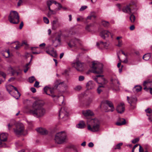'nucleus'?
<instances>
[{
    "instance_id": "aec40b11",
    "label": "nucleus",
    "mask_w": 152,
    "mask_h": 152,
    "mask_svg": "<svg viewBox=\"0 0 152 152\" xmlns=\"http://www.w3.org/2000/svg\"><path fill=\"white\" fill-rule=\"evenodd\" d=\"M86 86L88 89H91L94 87L95 84L93 81H89L87 83Z\"/></svg>"
},
{
    "instance_id": "bf43d9fd",
    "label": "nucleus",
    "mask_w": 152,
    "mask_h": 152,
    "mask_svg": "<svg viewBox=\"0 0 152 152\" xmlns=\"http://www.w3.org/2000/svg\"><path fill=\"white\" fill-rule=\"evenodd\" d=\"M23 26V21H22L21 22V23H20V26H19V28H20V29H21L22 28Z\"/></svg>"
},
{
    "instance_id": "f257e3e1",
    "label": "nucleus",
    "mask_w": 152,
    "mask_h": 152,
    "mask_svg": "<svg viewBox=\"0 0 152 152\" xmlns=\"http://www.w3.org/2000/svg\"><path fill=\"white\" fill-rule=\"evenodd\" d=\"M92 72L95 74H100L96 75L93 77L94 80L99 84L97 89V92L99 94L102 91L100 89L101 87H104L107 83V81L104 77V76L101 75L103 72V64L98 61H94L92 63Z\"/></svg>"
},
{
    "instance_id": "3c124183",
    "label": "nucleus",
    "mask_w": 152,
    "mask_h": 152,
    "mask_svg": "<svg viewBox=\"0 0 152 152\" xmlns=\"http://www.w3.org/2000/svg\"><path fill=\"white\" fill-rule=\"evenodd\" d=\"M52 3V1H48L47 2V4L48 6H50Z\"/></svg>"
},
{
    "instance_id": "6e6d98bb",
    "label": "nucleus",
    "mask_w": 152,
    "mask_h": 152,
    "mask_svg": "<svg viewBox=\"0 0 152 152\" xmlns=\"http://www.w3.org/2000/svg\"><path fill=\"white\" fill-rule=\"evenodd\" d=\"M122 45V41L121 40H119L118 41V44L117 46L119 47H120Z\"/></svg>"
},
{
    "instance_id": "774afa93",
    "label": "nucleus",
    "mask_w": 152,
    "mask_h": 152,
    "mask_svg": "<svg viewBox=\"0 0 152 152\" xmlns=\"http://www.w3.org/2000/svg\"><path fill=\"white\" fill-rule=\"evenodd\" d=\"M128 62V59L127 58H126L123 61V62L124 63H127Z\"/></svg>"
},
{
    "instance_id": "69168bd1",
    "label": "nucleus",
    "mask_w": 152,
    "mask_h": 152,
    "mask_svg": "<svg viewBox=\"0 0 152 152\" xmlns=\"http://www.w3.org/2000/svg\"><path fill=\"white\" fill-rule=\"evenodd\" d=\"M57 6L58 7H59V8H58V10H60L61 8H62V6L59 3H57Z\"/></svg>"
},
{
    "instance_id": "a211bd4d",
    "label": "nucleus",
    "mask_w": 152,
    "mask_h": 152,
    "mask_svg": "<svg viewBox=\"0 0 152 152\" xmlns=\"http://www.w3.org/2000/svg\"><path fill=\"white\" fill-rule=\"evenodd\" d=\"M143 85L145 87L144 89L145 90L148 89V88H150V87L152 86V82L149 80H147L145 81L143 83Z\"/></svg>"
},
{
    "instance_id": "ddd939ff",
    "label": "nucleus",
    "mask_w": 152,
    "mask_h": 152,
    "mask_svg": "<svg viewBox=\"0 0 152 152\" xmlns=\"http://www.w3.org/2000/svg\"><path fill=\"white\" fill-rule=\"evenodd\" d=\"M61 35L59 34L54 40H52V45L55 47L60 45L61 43Z\"/></svg>"
},
{
    "instance_id": "cd10ccee",
    "label": "nucleus",
    "mask_w": 152,
    "mask_h": 152,
    "mask_svg": "<svg viewBox=\"0 0 152 152\" xmlns=\"http://www.w3.org/2000/svg\"><path fill=\"white\" fill-rule=\"evenodd\" d=\"M151 57V55L150 53H147L144 55L143 56V58L145 61H148L149 60Z\"/></svg>"
},
{
    "instance_id": "39448f33",
    "label": "nucleus",
    "mask_w": 152,
    "mask_h": 152,
    "mask_svg": "<svg viewBox=\"0 0 152 152\" xmlns=\"http://www.w3.org/2000/svg\"><path fill=\"white\" fill-rule=\"evenodd\" d=\"M110 84V88L113 90L118 91L119 90L120 83L116 76H114L111 77Z\"/></svg>"
},
{
    "instance_id": "c756f323",
    "label": "nucleus",
    "mask_w": 152,
    "mask_h": 152,
    "mask_svg": "<svg viewBox=\"0 0 152 152\" xmlns=\"http://www.w3.org/2000/svg\"><path fill=\"white\" fill-rule=\"evenodd\" d=\"M134 12H132L131 14H130V20L132 23H134L135 20V16L134 15Z\"/></svg>"
},
{
    "instance_id": "58836bf2",
    "label": "nucleus",
    "mask_w": 152,
    "mask_h": 152,
    "mask_svg": "<svg viewBox=\"0 0 152 152\" xmlns=\"http://www.w3.org/2000/svg\"><path fill=\"white\" fill-rule=\"evenodd\" d=\"M48 7L50 12L48 14V16L49 17L51 15L54 14V13H53V11L51 10L50 6H48Z\"/></svg>"
},
{
    "instance_id": "37998d69",
    "label": "nucleus",
    "mask_w": 152,
    "mask_h": 152,
    "mask_svg": "<svg viewBox=\"0 0 152 152\" xmlns=\"http://www.w3.org/2000/svg\"><path fill=\"white\" fill-rule=\"evenodd\" d=\"M87 8V6H83L80 9V11H82L84 10Z\"/></svg>"
},
{
    "instance_id": "9b49d317",
    "label": "nucleus",
    "mask_w": 152,
    "mask_h": 152,
    "mask_svg": "<svg viewBox=\"0 0 152 152\" xmlns=\"http://www.w3.org/2000/svg\"><path fill=\"white\" fill-rule=\"evenodd\" d=\"M68 113L64 108H62L59 112V117L63 120H67L68 118Z\"/></svg>"
},
{
    "instance_id": "9d476101",
    "label": "nucleus",
    "mask_w": 152,
    "mask_h": 152,
    "mask_svg": "<svg viewBox=\"0 0 152 152\" xmlns=\"http://www.w3.org/2000/svg\"><path fill=\"white\" fill-rule=\"evenodd\" d=\"M63 85V86H64V82H61L59 80H56L54 83V88H50V90L49 92H50V96H51L53 97H56V96L54 94V88H57L59 85Z\"/></svg>"
},
{
    "instance_id": "72a5a7b5",
    "label": "nucleus",
    "mask_w": 152,
    "mask_h": 152,
    "mask_svg": "<svg viewBox=\"0 0 152 152\" xmlns=\"http://www.w3.org/2000/svg\"><path fill=\"white\" fill-rule=\"evenodd\" d=\"M50 88L47 86L44 88V90L45 93L47 95H50V94L48 93L49 91Z\"/></svg>"
},
{
    "instance_id": "864d4df0",
    "label": "nucleus",
    "mask_w": 152,
    "mask_h": 152,
    "mask_svg": "<svg viewBox=\"0 0 152 152\" xmlns=\"http://www.w3.org/2000/svg\"><path fill=\"white\" fill-rule=\"evenodd\" d=\"M91 26V24L88 25H87L86 27V30L90 31V30L89 29V28Z\"/></svg>"
},
{
    "instance_id": "a19ab883",
    "label": "nucleus",
    "mask_w": 152,
    "mask_h": 152,
    "mask_svg": "<svg viewBox=\"0 0 152 152\" xmlns=\"http://www.w3.org/2000/svg\"><path fill=\"white\" fill-rule=\"evenodd\" d=\"M38 48V47H32L31 48V50L32 51V53L33 54H39L40 53V52H36L34 51V49Z\"/></svg>"
},
{
    "instance_id": "b1692460",
    "label": "nucleus",
    "mask_w": 152,
    "mask_h": 152,
    "mask_svg": "<svg viewBox=\"0 0 152 152\" xmlns=\"http://www.w3.org/2000/svg\"><path fill=\"white\" fill-rule=\"evenodd\" d=\"M7 134L2 133L0 134V140L4 142L7 141Z\"/></svg>"
},
{
    "instance_id": "13d9d810",
    "label": "nucleus",
    "mask_w": 152,
    "mask_h": 152,
    "mask_svg": "<svg viewBox=\"0 0 152 152\" xmlns=\"http://www.w3.org/2000/svg\"><path fill=\"white\" fill-rule=\"evenodd\" d=\"M31 91L33 93H35L36 91V89L34 88H33V87H32V88H31Z\"/></svg>"
},
{
    "instance_id": "2f4dec72",
    "label": "nucleus",
    "mask_w": 152,
    "mask_h": 152,
    "mask_svg": "<svg viewBox=\"0 0 152 152\" xmlns=\"http://www.w3.org/2000/svg\"><path fill=\"white\" fill-rule=\"evenodd\" d=\"M12 86L14 88V89L16 91V92H17V93L18 94L17 96H14L15 97L16 99H18V98L20 97V94L18 90L17 89V88L16 87L14 86Z\"/></svg>"
},
{
    "instance_id": "5fc2aeb1",
    "label": "nucleus",
    "mask_w": 152,
    "mask_h": 152,
    "mask_svg": "<svg viewBox=\"0 0 152 152\" xmlns=\"http://www.w3.org/2000/svg\"><path fill=\"white\" fill-rule=\"evenodd\" d=\"M139 152H143L144 150L142 147L140 145H139Z\"/></svg>"
},
{
    "instance_id": "dca6fc26",
    "label": "nucleus",
    "mask_w": 152,
    "mask_h": 152,
    "mask_svg": "<svg viewBox=\"0 0 152 152\" xmlns=\"http://www.w3.org/2000/svg\"><path fill=\"white\" fill-rule=\"evenodd\" d=\"M127 98L128 102L130 104L131 106H133V107L134 108L135 106V104L137 102L136 98L132 96L129 97V96H127Z\"/></svg>"
},
{
    "instance_id": "c85d7f7f",
    "label": "nucleus",
    "mask_w": 152,
    "mask_h": 152,
    "mask_svg": "<svg viewBox=\"0 0 152 152\" xmlns=\"http://www.w3.org/2000/svg\"><path fill=\"white\" fill-rule=\"evenodd\" d=\"M58 102H59L58 103L59 105H61L63 103V101L64 99V97L63 96H58L57 97Z\"/></svg>"
},
{
    "instance_id": "4468645a",
    "label": "nucleus",
    "mask_w": 152,
    "mask_h": 152,
    "mask_svg": "<svg viewBox=\"0 0 152 152\" xmlns=\"http://www.w3.org/2000/svg\"><path fill=\"white\" fill-rule=\"evenodd\" d=\"M100 35L103 39H105L110 36L111 38L113 37V35L108 31L107 30H102L100 33Z\"/></svg>"
},
{
    "instance_id": "1a4fd4ad",
    "label": "nucleus",
    "mask_w": 152,
    "mask_h": 152,
    "mask_svg": "<svg viewBox=\"0 0 152 152\" xmlns=\"http://www.w3.org/2000/svg\"><path fill=\"white\" fill-rule=\"evenodd\" d=\"M16 127L14 130L15 133L17 135L23 134L24 130L23 125L21 123H18L16 124Z\"/></svg>"
},
{
    "instance_id": "6ab92c4d",
    "label": "nucleus",
    "mask_w": 152,
    "mask_h": 152,
    "mask_svg": "<svg viewBox=\"0 0 152 152\" xmlns=\"http://www.w3.org/2000/svg\"><path fill=\"white\" fill-rule=\"evenodd\" d=\"M96 46L100 49H102L104 48H106L108 46V44L106 42H101L100 43L97 42L96 43Z\"/></svg>"
},
{
    "instance_id": "0e129e2a",
    "label": "nucleus",
    "mask_w": 152,
    "mask_h": 152,
    "mask_svg": "<svg viewBox=\"0 0 152 152\" xmlns=\"http://www.w3.org/2000/svg\"><path fill=\"white\" fill-rule=\"evenodd\" d=\"M135 27L134 25H132L130 27V29L131 30H133L134 29Z\"/></svg>"
},
{
    "instance_id": "de8ad7c7",
    "label": "nucleus",
    "mask_w": 152,
    "mask_h": 152,
    "mask_svg": "<svg viewBox=\"0 0 152 152\" xmlns=\"http://www.w3.org/2000/svg\"><path fill=\"white\" fill-rule=\"evenodd\" d=\"M46 45V44L45 43H42L39 45V46L40 48L42 49H43L45 46Z\"/></svg>"
},
{
    "instance_id": "603ef678",
    "label": "nucleus",
    "mask_w": 152,
    "mask_h": 152,
    "mask_svg": "<svg viewBox=\"0 0 152 152\" xmlns=\"http://www.w3.org/2000/svg\"><path fill=\"white\" fill-rule=\"evenodd\" d=\"M84 79V77L83 76H80L79 77V80L80 81L83 80Z\"/></svg>"
},
{
    "instance_id": "0eeeda50",
    "label": "nucleus",
    "mask_w": 152,
    "mask_h": 152,
    "mask_svg": "<svg viewBox=\"0 0 152 152\" xmlns=\"http://www.w3.org/2000/svg\"><path fill=\"white\" fill-rule=\"evenodd\" d=\"M71 48H74L76 50L82 49L83 45L81 42L78 39H75L71 40L68 44Z\"/></svg>"
},
{
    "instance_id": "20e7f679",
    "label": "nucleus",
    "mask_w": 152,
    "mask_h": 152,
    "mask_svg": "<svg viewBox=\"0 0 152 152\" xmlns=\"http://www.w3.org/2000/svg\"><path fill=\"white\" fill-rule=\"evenodd\" d=\"M8 18L10 22L13 24H17L19 21L20 17L18 13L16 11H11Z\"/></svg>"
},
{
    "instance_id": "f03ea898",
    "label": "nucleus",
    "mask_w": 152,
    "mask_h": 152,
    "mask_svg": "<svg viewBox=\"0 0 152 152\" xmlns=\"http://www.w3.org/2000/svg\"><path fill=\"white\" fill-rule=\"evenodd\" d=\"M43 103L39 100L35 101L32 104L33 109H30L28 113L37 118L44 116L46 113V110L42 107Z\"/></svg>"
},
{
    "instance_id": "4d7b16f0",
    "label": "nucleus",
    "mask_w": 152,
    "mask_h": 152,
    "mask_svg": "<svg viewBox=\"0 0 152 152\" xmlns=\"http://www.w3.org/2000/svg\"><path fill=\"white\" fill-rule=\"evenodd\" d=\"M23 1V0H19V1L18 3V6H20L22 3Z\"/></svg>"
},
{
    "instance_id": "09e8293b",
    "label": "nucleus",
    "mask_w": 152,
    "mask_h": 152,
    "mask_svg": "<svg viewBox=\"0 0 152 152\" xmlns=\"http://www.w3.org/2000/svg\"><path fill=\"white\" fill-rule=\"evenodd\" d=\"M39 82L38 81H36L35 82L34 86L35 87L38 88L39 87Z\"/></svg>"
},
{
    "instance_id": "c03bdc74",
    "label": "nucleus",
    "mask_w": 152,
    "mask_h": 152,
    "mask_svg": "<svg viewBox=\"0 0 152 152\" xmlns=\"http://www.w3.org/2000/svg\"><path fill=\"white\" fill-rule=\"evenodd\" d=\"M122 143H120L118 144L116 146L115 149H120V147L122 145Z\"/></svg>"
},
{
    "instance_id": "8fccbe9b",
    "label": "nucleus",
    "mask_w": 152,
    "mask_h": 152,
    "mask_svg": "<svg viewBox=\"0 0 152 152\" xmlns=\"http://www.w3.org/2000/svg\"><path fill=\"white\" fill-rule=\"evenodd\" d=\"M81 88V87L80 86H76L75 88V90L76 91H79L80 90V89Z\"/></svg>"
},
{
    "instance_id": "a878e982",
    "label": "nucleus",
    "mask_w": 152,
    "mask_h": 152,
    "mask_svg": "<svg viewBox=\"0 0 152 152\" xmlns=\"http://www.w3.org/2000/svg\"><path fill=\"white\" fill-rule=\"evenodd\" d=\"M126 124V120L123 118L121 119L119 121L117 122L116 124L118 126H121L124 125Z\"/></svg>"
},
{
    "instance_id": "393cba45",
    "label": "nucleus",
    "mask_w": 152,
    "mask_h": 152,
    "mask_svg": "<svg viewBox=\"0 0 152 152\" xmlns=\"http://www.w3.org/2000/svg\"><path fill=\"white\" fill-rule=\"evenodd\" d=\"M86 126L85 124L84 121H80L79 123L76 125L77 128L79 129H83Z\"/></svg>"
},
{
    "instance_id": "7ed1b4c3",
    "label": "nucleus",
    "mask_w": 152,
    "mask_h": 152,
    "mask_svg": "<svg viewBox=\"0 0 152 152\" xmlns=\"http://www.w3.org/2000/svg\"><path fill=\"white\" fill-rule=\"evenodd\" d=\"M88 129L91 131L95 132L100 129V123L97 118L90 119L87 121Z\"/></svg>"
},
{
    "instance_id": "473e14b6",
    "label": "nucleus",
    "mask_w": 152,
    "mask_h": 152,
    "mask_svg": "<svg viewBox=\"0 0 152 152\" xmlns=\"http://www.w3.org/2000/svg\"><path fill=\"white\" fill-rule=\"evenodd\" d=\"M96 17V16L95 15V13L92 12L91 13L89 16L87 17V18L88 19H91L92 18H95Z\"/></svg>"
},
{
    "instance_id": "7c9ffc66",
    "label": "nucleus",
    "mask_w": 152,
    "mask_h": 152,
    "mask_svg": "<svg viewBox=\"0 0 152 152\" xmlns=\"http://www.w3.org/2000/svg\"><path fill=\"white\" fill-rule=\"evenodd\" d=\"M30 62L29 63L26 64V65L23 67V68L24 69V72L25 73L27 72L29 68V66L30 65Z\"/></svg>"
},
{
    "instance_id": "412c9836",
    "label": "nucleus",
    "mask_w": 152,
    "mask_h": 152,
    "mask_svg": "<svg viewBox=\"0 0 152 152\" xmlns=\"http://www.w3.org/2000/svg\"><path fill=\"white\" fill-rule=\"evenodd\" d=\"M83 113L86 116H91L94 114L93 112L90 110L83 111Z\"/></svg>"
},
{
    "instance_id": "4be33fe9",
    "label": "nucleus",
    "mask_w": 152,
    "mask_h": 152,
    "mask_svg": "<svg viewBox=\"0 0 152 152\" xmlns=\"http://www.w3.org/2000/svg\"><path fill=\"white\" fill-rule=\"evenodd\" d=\"M37 131L40 134L45 135L48 133L47 131L45 129L39 128L36 129Z\"/></svg>"
},
{
    "instance_id": "052dcab7",
    "label": "nucleus",
    "mask_w": 152,
    "mask_h": 152,
    "mask_svg": "<svg viewBox=\"0 0 152 152\" xmlns=\"http://www.w3.org/2000/svg\"><path fill=\"white\" fill-rule=\"evenodd\" d=\"M94 144L92 142H90L89 143L88 146L90 147H92L94 146Z\"/></svg>"
},
{
    "instance_id": "49530a36",
    "label": "nucleus",
    "mask_w": 152,
    "mask_h": 152,
    "mask_svg": "<svg viewBox=\"0 0 152 152\" xmlns=\"http://www.w3.org/2000/svg\"><path fill=\"white\" fill-rule=\"evenodd\" d=\"M139 140V138H136L132 140V142L134 144H135Z\"/></svg>"
},
{
    "instance_id": "6e6552de",
    "label": "nucleus",
    "mask_w": 152,
    "mask_h": 152,
    "mask_svg": "<svg viewBox=\"0 0 152 152\" xmlns=\"http://www.w3.org/2000/svg\"><path fill=\"white\" fill-rule=\"evenodd\" d=\"M136 3L134 0H132L129 4L123 8V12L129 14H131L133 12L131 8L132 7V5L135 4Z\"/></svg>"
},
{
    "instance_id": "e2e57ef3",
    "label": "nucleus",
    "mask_w": 152,
    "mask_h": 152,
    "mask_svg": "<svg viewBox=\"0 0 152 152\" xmlns=\"http://www.w3.org/2000/svg\"><path fill=\"white\" fill-rule=\"evenodd\" d=\"M1 74L4 78H5L6 75L5 73L3 72H1Z\"/></svg>"
},
{
    "instance_id": "ea45409f",
    "label": "nucleus",
    "mask_w": 152,
    "mask_h": 152,
    "mask_svg": "<svg viewBox=\"0 0 152 152\" xmlns=\"http://www.w3.org/2000/svg\"><path fill=\"white\" fill-rule=\"evenodd\" d=\"M15 44L16 45L15 47V48L16 50L18 49L21 46V45H20V44L18 42H16L15 43Z\"/></svg>"
},
{
    "instance_id": "423d86ee",
    "label": "nucleus",
    "mask_w": 152,
    "mask_h": 152,
    "mask_svg": "<svg viewBox=\"0 0 152 152\" xmlns=\"http://www.w3.org/2000/svg\"><path fill=\"white\" fill-rule=\"evenodd\" d=\"M66 138V133L65 132H61L56 134L55 140L56 143L61 144L65 142Z\"/></svg>"
},
{
    "instance_id": "f3484780",
    "label": "nucleus",
    "mask_w": 152,
    "mask_h": 152,
    "mask_svg": "<svg viewBox=\"0 0 152 152\" xmlns=\"http://www.w3.org/2000/svg\"><path fill=\"white\" fill-rule=\"evenodd\" d=\"M116 110L119 113H122L125 110V106L123 103H121L117 106Z\"/></svg>"
},
{
    "instance_id": "5701e85b",
    "label": "nucleus",
    "mask_w": 152,
    "mask_h": 152,
    "mask_svg": "<svg viewBox=\"0 0 152 152\" xmlns=\"http://www.w3.org/2000/svg\"><path fill=\"white\" fill-rule=\"evenodd\" d=\"M105 102L106 104L109 106V107L110 108V110H109L107 111H106V112H113L115 108L113 107V103L111 102L106 100L105 101Z\"/></svg>"
},
{
    "instance_id": "338daca9",
    "label": "nucleus",
    "mask_w": 152,
    "mask_h": 152,
    "mask_svg": "<svg viewBox=\"0 0 152 152\" xmlns=\"http://www.w3.org/2000/svg\"><path fill=\"white\" fill-rule=\"evenodd\" d=\"M149 90L150 93L151 94H152V88H148V89H147V90Z\"/></svg>"
},
{
    "instance_id": "f8f14e48",
    "label": "nucleus",
    "mask_w": 152,
    "mask_h": 152,
    "mask_svg": "<svg viewBox=\"0 0 152 152\" xmlns=\"http://www.w3.org/2000/svg\"><path fill=\"white\" fill-rule=\"evenodd\" d=\"M71 64L72 66L75 68L78 71H82L84 70V64L79 61L72 63Z\"/></svg>"
},
{
    "instance_id": "a18cd8bd",
    "label": "nucleus",
    "mask_w": 152,
    "mask_h": 152,
    "mask_svg": "<svg viewBox=\"0 0 152 152\" xmlns=\"http://www.w3.org/2000/svg\"><path fill=\"white\" fill-rule=\"evenodd\" d=\"M145 111L146 113H152V111L150 108H148L145 110Z\"/></svg>"
},
{
    "instance_id": "c9c22d12",
    "label": "nucleus",
    "mask_w": 152,
    "mask_h": 152,
    "mask_svg": "<svg viewBox=\"0 0 152 152\" xmlns=\"http://www.w3.org/2000/svg\"><path fill=\"white\" fill-rule=\"evenodd\" d=\"M102 24L104 26V27H107L109 26V23L107 21L103 20L102 22Z\"/></svg>"
},
{
    "instance_id": "4c0bfd02",
    "label": "nucleus",
    "mask_w": 152,
    "mask_h": 152,
    "mask_svg": "<svg viewBox=\"0 0 152 152\" xmlns=\"http://www.w3.org/2000/svg\"><path fill=\"white\" fill-rule=\"evenodd\" d=\"M59 26V23L57 24H52V29L53 30H55Z\"/></svg>"
},
{
    "instance_id": "2eb2a0df",
    "label": "nucleus",
    "mask_w": 152,
    "mask_h": 152,
    "mask_svg": "<svg viewBox=\"0 0 152 152\" xmlns=\"http://www.w3.org/2000/svg\"><path fill=\"white\" fill-rule=\"evenodd\" d=\"M50 46H51L50 45L48 46L46 48L48 50H46V53L53 57H56L57 56V54L56 51H55L53 48L52 50H50L49 49Z\"/></svg>"
},
{
    "instance_id": "f704fd0d",
    "label": "nucleus",
    "mask_w": 152,
    "mask_h": 152,
    "mask_svg": "<svg viewBox=\"0 0 152 152\" xmlns=\"http://www.w3.org/2000/svg\"><path fill=\"white\" fill-rule=\"evenodd\" d=\"M3 56L6 58H7L10 56V51L9 50H6L4 52V53L2 54Z\"/></svg>"
},
{
    "instance_id": "e433bc0d",
    "label": "nucleus",
    "mask_w": 152,
    "mask_h": 152,
    "mask_svg": "<svg viewBox=\"0 0 152 152\" xmlns=\"http://www.w3.org/2000/svg\"><path fill=\"white\" fill-rule=\"evenodd\" d=\"M29 81L30 83H33L36 80L34 76H31L29 78Z\"/></svg>"
},
{
    "instance_id": "bb28decb",
    "label": "nucleus",
    "mask_w": 152,
    "mask_h": 152,
    "mask_svg": "<svg viewBox=\"0 0 152 152\" xmlns=\"http://www.w3.org/2000/svg\"><path fill=\"white\" fill-rule=\"evenodd\" d=\"M142 88V87L139 86H136L134 87L133 88V91L134 92H138L140 91L141 90Z\"/></svg>"
},
{
    "instance_id": "680f3d73",
    "label": "nucleus",
    "mask_w": 152,
    "mask_h": 152,
    "mask_svg": "<svg viewBox=\"0 0 152 152\" xmlns=\"http://www.w3.org/2000/svg\"><path fill=\"white\" fill-rule=\"evenodd\" d=\"M138 144H136L135 145H134V146L132 148V152H134V150L135 149V148L137 147L138 146Z\"/></svg>"
},
{
    "instance_id": "79ce46f5",
    "label": "nucleus",
    "mask_w": 152,
    "mask_h": 152,
    "mask_svg": "<svg viewBox=\"0 0 152 152\" xmlns=\"http://www.w3.org/2000/svg\"><path fill=\"white\" fill-rule=\"evenodd\" d=\"M43 20L45 23L46 24H48L49 22V21L48 19L46 17H43Z\"/></svg>"
}]
</instances>
